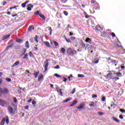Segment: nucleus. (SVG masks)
Wrapping results in <instances>:
<instances>
[{
    "instance_id": "f257e3e1",
    "label": "nucleus",
    "mask_w": 125,
    "mask_h": 125,
    "mask_svg": "<svg viewBox=\"0 0 125 125\" xmlns=\"http://www.w3.org/2000/svg\"><path fill=\"white\" fill-rule=\"evenodd\" d=\"M107 72L106 79L108 80H114L115 79V76H116V72L113 70H108Z\"/></svg>"
},
{
    "instance_id": "f03ea898",
    "label": "nucleus",
    "mask_w": 125,
    "mask_h": 125,
    "mask_svg": "<svg viewBox=\"0 0 125 125\" xmlns=\"http://www.w3.org/2000/svg\"><path fill=\"white\" fill-rule=\"evenodd\" d=\"M66 53L69 56H74V55L77 54V51L71 48H68L66 50Z\"/></svg>"
},
{
    "instance_id": "7ed1b4c3",
    "label": "nucleus",
    "mask_w": 125,
    "mask_h": 125,
    "mask_svg": "<svg viewBox=\"0 0 125 125\" xmlns=\"http://www.w3.org/2000/svg\"><path fill=\"white\" fill-rule=\"evenodd\" d=\"M6 125H9V118H8V116H6L5 118H3L1 122H0V125H4V123H5Z\"/></svg>"
},
{
    "instance_id": "20e7f679",
    "label": "nucleus",
    "mask_w": 125,
    "mask_h": 125,
    "mask_svg": "<svg viewBox=\"0 0 125 125\" xmlns=\"http://www.w3.org/2000/svg\"><path fill=\"white\" fill-rule=\"evenodd\" d=\"M49 64V62H48V60L46 59V61L44 62V64L43 65V67L44 68V73H45V72L47 71V67H48Z\"/></svg>"
},
{
    "instance_id": "39448f33",
    "label": "nucleus",
    "mask_w": 125,
    "mask_h": 125,
    "mask_svg": "<svg viewBox=\"0 0 125 125\" xmlns=\"http://www.w3.org/2000/svg\"><path fill=\"white\" fill-rule=\"evenodd\" d=\"M93 9H95V10H98L100 9V6L99 5V4L98 3H95L94 5V8Z\"/></svg>"
},
{
    "instance_id": "423d86ee",
    "label": "nucleus",
    "mask_w": 125,
    "mask_h": 125,
    "mask_svg": "<svg viewBox=\"0 0 125 125\" xmlns=\"http://www.w3.org/2000/svg\"><path fill=\"white\" fill-rule=\"evenodd\" d=\"M6 102L2 99H0V105L2 107H4V105H6Z\"/></svg>"
},
{
    "instance_id": "0eeeda50",
    "label": "nucleus",
    "mask_w": 125,
    "mask_h": 125,
    "mask_svg": "<svg viewBox=\"0 0 125 125\" xmlns=\"http://www.w3.org/2000/svg\"><path fill=\"white\" fill-rule=\"evenodd\" d=\"M9 92V90L7 88L2 89V94H7Z\"/></svg>"
},
{
    "instance_id": "6e6552de",
    "label": "nucleus",
    "mask_w": 125,
    "mask_h": 125,
    "mask_svg": "<svg viewBox=\"0 0 125 125\" xmlns=\"http://www.w3.org/2000/svg\"><path fill=\"white\" fill-rule=\"evenodd\" d=\"M84 106H85V103H82L79 106L77 107V109L78 110H81V109H83L84 108Z\"/></svg>"
},
{
    "instance_id": "1a4fd4ad",
    "label": "nucleus",
    "mask_w": 125,
    "mask_h": 125,
    "mask_svg": "<svg viewBox=\"0 0 125 125\" xmlns=\"http://www.w3.org/2000/svg\"><path fill=\"white\" fill-rule=\"evenodd\" d=\"M8 111L10 114H13V108L11 106L8 107Z\"/></svg>"
},
{
    "instance_id": "9d476101",
    "label": "nucleus",
    "mask_w": 125,
    "mask_h": 125,
    "mask_svg": "<svg viewBox=\"0 0 125 125\" xmlns=\"http://www.w3.org/2000/svg\"><path fill=\"white\" fill-rule=\"evenodd\" d=\"M11 34L6 35L2 37V41H4L10 37Z\"/></svg>"
},
{
    "instance_id": "9b49d317",
    "label": "nucleus",
    "mask_w": 125,
    "mask_h": 125,
    "mask_svg": "<svg viewBox=\"0 0 125 125\" xmlns=\"http://www.w3.org/2000/svg\"><path fill=\"white\" fill-rule=\"evenodd\" d=\"M29 2H30V1L27 0V1H26L24 3H22L21 4V7H22L23 8H25V7H26V4H27V3H29Z\"/></svg>"
},
{
    "instance_id": "f8f14e48",
    "label": "nucleus",
    "mask_w": 125,
    "mask_h": 125,
    "mask_svg": "<svg viewBox=\"0 0 125 125\" xmlns=\"http://www.w3.org/2000/svg\"><path fill=\"white\" fill-rule=\"evenodd\" d=\"M13 45H14V43H12L10 45H9V46H8L5 49V51H7V50H8V49H9V48H12V47L13 46Z\"/></svg>"
},
{
    "instance_id": "ddd939ff",
    "label": "nucleus",
    "mask_w": 125,
    "mask_h": 125,
    "mask_svg": "<svg viewBox=\"0 0 125 125\" xmlns=\"http://www.w3.org/2000/svg\"><path fill=\"white\" fill-rule=\"evenodd\" d=\"M33 27H34L33 25L30 26L28 29V32H32L33 30H35V28Z\"/></svg>"
},
{
    "instance_id": "4468645a",
    "label": "nucleus",
    "mask_w": 125,
    "mask_h": 125,
    "mask_svg": "<svg viewBox=\"0 0 125 125\" xmlns=\"http://www.w3.org/2000/svg\"><path fill=\"white\" fill-rule=\"evenodd\" d=\"M77 103H78V101H77L76 100L74 101L72 103V104H71L69 106L70 107H73L74 106H75Z\"/></svg>"
},
{
    "instance_id": "2eb2a0df",
    "label": "nucleus",
    "mask_w": 125,
    "mask_h": 125,
    "mask_svg": "<svg viewBox=\"0 0 125 125\" xmlns=\"http://www.w3.org/2000/svg\"><path fill=\"white\" fill-rule=\"evenodd\" d=\"M20 64L19 61L16 62L13 65H12V67H15V66H18Z\"/></svg>"
},
{
    "instance_id": "dca6fc26",
    "label": "nucleus",
    "mask_w": 125,
    "mask_h": 125,
    "mask_svg": "<svg viewBox=\"0 0 125 125\" xmlns=\"http://www.w3.org/2000/svg\"><path fill=\"white\" fill-rule=\"evenodd\" d=\"M84 13V15L85 16V18H86V19H88V18H89L90 17V16L88 15V14H87V13H86V12H85V11L83 12Z\"/></svg>"
},
{
    "instance_id": "f3484780",
    "label": "nucleus",
    "mask_w": 125,
    "mask_h": 125,
    "mask_svg": "<svg viewBox=\"0 0 125 125\" xmlns=\"http://www.w3.org/2000/svg\"><path fill=\"white\" fill-rule=\"evenodd\" d=\"M95 30L96 32H99V31L101 30V27H100V26H97L96 27Z\"/></svg>"
},
{
    "instance_id": "a211bd4d",
    "label": "nucleus",
    "mask_w": 125,
    "mask_h": 125,
    "mask_svg": "<svg viewBox=\"0 0 125 125\" xmlns=\"http://www.w3.org/2000/svg\"><path fill=\"white\" fill-rule=\"evenodd\" d=\"M34 74L35 79H37L39 75H40V71L36 72Z\"/></svg>"
},
{
    "instance_id": "6ab92c4d",
    "label": "nucleus",
    "mask_w": 125,
    "mask_h": 125,
    "mask_svg": "<svg viewBox=\"0 0 125 125\" xmlns=\"http://www.w3.org/2000/svg\"><path fill=\"white\" fill-rule=\"evenodd\" d=\"M115 75H116L117 77H123V74H122V73L121 72H117V73L115 72Z\"/></svg>"
},
{
    "instance_id": "aec40b11",
    "label": "nucleus",
    "mask_w": 125,
    "mask_h": 125,
    "mask_svg": "<svg viewBox=\"0 0 125 125\" xmlns=\"http://www.w3.org/2000/svg\"><path fill=\"white\" fill-rule=\"evenodd\" d=\"M44 43L47 46V47H50V44H49V42L46 41L44 42Z\"/></svg>"
},
{
    "instance_id": "412c9836",
    "label": "nucleus",
    "mask_w": 125,
    "mask_h": 125,
    "mask_svg": "<svg viewBox=\"0 0 125 125\" xmlns=\"http://www.w3.org/2000/svg\"><path fill=\"white\" fill-rule=\"evenodd\" d=\"M16 42H19V43H21L23 42V40L22 39H17Z\"/></svg>"
},
{
    "instance_id": "4be33fe9",
    "label": "nucleus",
    "mask_w": 125,
    "mask_h": 125,
    "mask_svg": "<svg viewBox=\"0 0 125 125\" xmlns=\"http://www.w3.org/2000/svg\"><path fill=\"white\" fill-rule=\"evenodd\" d=\"M112 120L114 121V122H116V123H120V120L119 119H117V118H115L114 117H112Z\"/></svg>"
},
{
    "instance_id": "5701e85b",
    "label": "nucleus",
    "mask_w": 125,
    "mask_h": 125,
    "mask_svg": "<svg viewBox=\"0 0 125 125\" xmlns=\"http://www.w3.org/2000/svg\"><path fill=\"white\" fill-rule=\"evenodd\" d=\"M39 16L41 17V18H42L43 20H45V17H44V15H42V14L40 13L39 14Z\"/></svg>"
},
{
    "instance_id": "b1692460",
    "label": "nucleus",
    "mask_w": 125,
    "mask_h": 125,
    "mask_svg": "<svg viewBox=\"0 0 125 125\" xmlns=\"http://www.w3.org/2000/svg\"><path fill=\"white\" fill-rule=\"evenodd\" d=\"M42 79H43V75L42 74H41V76L38 77L39 82L41 81V80H42Z\"/></svg>"
},
{
    "instance_id": "393cba45",
    "label": "nucleus",
    "mask_w": 125,
    "mask_h": 125,
    "mask_svg": "<svg viewBox=\"0 0 125 125\" xmlns=\"http://www.w3.org/2000/svg\"><path fill=\"white\" fill-rule=\"evenodd\" d=\"M25 46L26 47V48H29V47H30V45H29V42L26 41L25 42Z\"/></svg>"
},
{
    "instance_id": "a878e982",
    "label": "nucleus",
    "mask_w": 125,
    "mask_h": 125,
    "mask_svg": "<svg viewBox=\"0 0 125 125\" xmlns=\"http://www.w3.org/2000/svg\"><path fill=\"white\" fill-rule=\"evenodd\" d=\"M89 106H90V107H95L94 102H91L90 104H89Z\"/></svg>"
},
{
    "instance_id": "bb28decb",
    "label": "nucleus",
    "mask_w": 125,
    "mask_h": 125,
    "mask_svg": "<svg viewBox=\"0 0 125 125\" xmlns=\"http://www.w3.org/2000/svg\"><path fill=\"white\" fill-rule=\"evenodd\" d=\"M81 46H82L83 48H84V47H85V43H84V42L82 41L81 43Z\"/></svg>"
},
{
    "instance_id": "cd10ccee",
    "label": "nucleus",
    "mask_w": 125,
    "mask_h": 125,
    "mask_svg": "<svg viewBox=\"0 0 125 125\" xmlns=\"http://www.w3.org/2000/svg\"><path fill=\"white\" fill-rule=\"evenodd\" d=\"M71 100H72V98H68L67 99H66L65 101H63V102L67 103V102H69V101H71Z\"/></svg>"
},
{
    "instance_id": "c85d7f7f",
    "label": "nucleus",
    "mask_w": 125,
    "mask_h": 125,
    "mask_svg": "<svg viewBox=\"0 0 125 125\" xmlns=\"http://www.w3.org/2000/svg\"><path fill=\"white\" fill-rule=\"evenodd\" d=\"M66 52V50L64 48H62L61 50V52L63 54H65V52Z\"/></svg>"
},
{
    "instance_id": "c756f323",
    "label": "nucleus",
    "mask_w": 125,
    "mask_h": 125,
    "mask_svg": "<svg viewBox=\"0 0 125 125\" xmlns=\"http://www.w3.org/2000/svg\"><path fill=\"white\" fill-rule=\"evenodd\" d=\"M53 43L54 44V45L57 47V46H59V44L58 43V42L56 41H54L53 42Z\"/></svg>"
},
{
    "instance_id": "7c9ffc66",
    "label": "nucleus",
    "mask_w": 125,
    "mask_h": 125,
    "mask_svg": "<svg viewBox=\"0 0 125 125\" xmlns=\"http://www.w3.org/2000/svg\"><path fill=\"white\" fill-rule=\"evenodd\" d=\"M85 42H91V39H90V38H88L85 40Z\"/></svg>"
},
{
    "instance_id": "2f4dec72",
    "label": "nucleus",
    "mask_w": 125,
    "mask_h": 125,
    "mask_svg": "<svg viewBox=\"0 0 125 125\" xmlns=\"http://www.w3.org/2000/svg\"><path fill=\"white\" fill-rule=\"evenodd\" d=\"M38 38H39V36L38 35H36L35 37L34 38V40L36 42H39V40H38Z\"/></svg>"
},
{
    "instance_id": "473e14b6",
    "label": "nucleus",
    "mask_w": 125,
    "mask_h": 125,
    "mask_svg": "<svg viewBox=\"0 0 125 125\" xmlns=\"http://www.w3.org/2000/svg\"><path fill=\"white\" fill-rule=\"evenodd\" d=\"M23 59H28V54L26 53L24 55V57H22Z\"/></svg>"
},
{
    "instance_id": "72a5a7b5",
    "label": "nucleus",
    "mask_w": 125,
    "mask_h": 125,
    "mask_svg": "<svg viewBox=\"0 0 125 125\" xmlns=\"http://www.w3.org/2000/svg\"><path fill=\"white\" fill-rule=\"evenodd\" d=\"M17 99L16 98V97H14L13 98V102H14V103H17Z\"/></svg>"
},
{
    "instance_id": "f704fd0d",
    "label": "nucleus",
    "mask_w": 125,
    "mask_h": 125,
    "mask_svg": "<svg viewBox=\"0 0 125 125\" xmlns=\"http://www.w3.org/2000/svg\"><path fill=\"white\" fill-rule=\"evenodd\" d=\"M75 92H76V88H74L73 89V90H72V91L71 92V94H74V93H75Z\"/></svg>"
},
{
    "instance_id": "c9c22d12",
    "label": "nucleus",
    "mask_w": 125,
    "mask_h": 125,
    "mask_svg": "<svg viewBox=\"0 0 125 125\" xmlns=\"http://www.w3.org/2000/svg\"><path fill=\"white\" fill-rule=\"evenodd\" d=\"M59 93L61 96H63V93H62V89L59 90Z\"/></svg>"
},
{
    "instance_id": "e433bc0d",
    "label": "nucleus",
    "mask_w": 125,
    "mask_h": 125,
    "mask_svg": "<svg viewBox=\"0 0 125 125\" xmlns=\"http://www.w3.org/2000/svg\"><path fill=\"white\" fill-rule=\"evenodd\" d=\"M54 76H55V77H56L57 78H61V76L59 75L57 73L55 74Z\"/></svg>"
},
{
    "instance_id": "4c0bfd02",
    "label": "nucleus",
    "mask_w": 125,
    "mask_h": 125,
    "mask_svg": "<svg viewBox=\"0 0 125 125\" xmlns=\"http://www.w3.org/2000/svg\"><path fill=\"white\" fill-rule=\"evenodd\" d=\"M27 6L28 7H31V8H33L34 7V5H32V4L30 3L27 5Z\"/></svg>"
},
{
    "instance_id": "58836bf2",
    "label": "nucleus",
    "mask_w": 125,
    "mask_h": 125,
    "mask_svg": "<svg viewBox=\"0 0 125 125\" xmlns=\"http://www.w3.org/2000/svg\"><path fill=\"white\" fill-rule=\"evenodd\" d=\"M49 31L50 32V35H52V29L51 28V27H49Z\"/></svg>"
},
{
    "instance_id": "ea45409f",
    "label": "nucleus",
    "mask_w": 125,
    "mask_h": 125,
    "mask_svg": "<svg viewBox=\"0 0 125 125\" xmlns=\"http://www.w3.org/2000/svg\"><path fill=\"white\" fill-rule=\"evenodd\" d=\"M65 41H66L67 42H71V40L70 39H67V38L64 37Z\"/></svg>"
},
{
    "instance_id": "a19ab883",
    "label": "nucleus",
    "mask_w": 125,
    "mask_h": 125,
    "mask_svg": "<svg viewBox=\"0 0 125 125\" xmlns=\"http://www.w3.org/2000/svg\"><path fill=\"white\" fill-rule=\"evenodd\" d=\"M92 98H97V95L96 94H92Z\"/></svg>"
},
{
    "instance_id": "79ce46f5",
    "label": "nucleus",
    "mask_w": 125,
    "mask_h": 125,
    "mask_svg": "<svg viewBox=\"0 0 125 125\" xmlns=\"http://www.w3.org/2000/svg\"><path fill=\"white\" fill-rule=\"evenodd\" d=\"M63 14H64V15H65V16H68V12H67V11H63Z\"/></svg>"
},
{
    "instance_id": "37998d69",
    "label": "nucleus",
    "mask_w": 125,
    "mask_h": 125,
    "mask_svg": "<svg viewBox=\"0 0 125 125\" xmlns=\"http://www.w3.org/2000/svg\"><path fill=\"white\" fill-rule=\"evenodd\" d=\"M119 111L120 112H121V113H124V114H125V109H119Z\"/></svg>"
},
{
    "instance_id": "c03bdc74",
    "label": "nucleus",
    "mask_w": 125,
    "mask_h": 125,
    "mask_svg": "<svg viewBox=\"0 0 125 125\" xmlns=\"http://www.w3.org/2000/svg\"><path fill=\"white\" fill-rule=\"evenodd\" d=\"M6 81L9 83V82H11V79H10L9 78H6Z\"/></svg>"
},
{
    "instance_id": "a18cd8bd",
    "label": "nucleus",
    "mask_w": 125,
    "mask_h": 125,
    "mask_svg": "<svg viewBox=\"0 0 125 125\" xmlns=\"http://www.w3.org/2000/svg\"><path fill=\"white\" fill-rule=\"evenodd\" d=\"M32 104L34 105V107L36 106V104H37V102L36 101L32 102Z\"/></svg>"
},
{
    "instance_id": "49530a36",
    "label": "nucleus",
    "mask_w": 125,
    "mask_h": 125,
    "mask_svg": "<svg viewBox=\"0 0 125 125\" xmlns=\"http://www.w3.org/2000/svg\"><path fill=\"white\" fill-rule=\"evenodd\" d=\"M34 14H35V15H40V14H41V13H40L39 11H37L34 13Z\"/></svg>"
},
{
    "instance_id": "de8ad7c7",
    "label": "nucleus",
    "mask_w": 125,
    "mask_h": 125,
    "mask_svg": "<svg viewBox=\"0 0 125 125\" xmlns=\"http://www.w3.org/2000/svg\"><path fill=\"white\" fill-rule=\"evenodd\" d=\"M27 74H30V75H31V73H30V71L28 70H25V75H27Z\"/></svg>"
},
{
    "instance_id": "09e8293b",
    "label": "nucleus",
    "mask_w": 125,
    "mask_h": 125,
    "mask_svg": "<svg viewBox=\"0 0 125 125\" xmlns=\"http://www.w3.org/2000/svg\"><path fill=\"white\" fill-rule=\"evenodd\" d=\"M29 55L30 57H33V53L32 52V51H30L29 52Z\"/></svg>"
},
{
    "instance_id": "8fccbe9b",
    "label": "nucleus",
    "mask_w": 125,
    "mask_h": 125,
    "mask_svg": "<svg viewBox=\"0 0 125 125\" xmlns=\"http://www.w3.org/2000/svg\"><path fill=\"white\" fill-rule=\"evenodd\" d=\"M111 35L112 38H115V37H116V34H115L114 33V32L111 33Z\"/></svg>"
},
{
    "instance_id": "3c124183",
    "label": "nucleus",
    "mask_w": 125,
    "mask_h": 125,
    "mask_svg": "<svg viewBox=\"0 0 125 125\" xmlns=\"http://www.w3.org/2000/svg\"><path fill=\"white\" fill-rule=\"evenodd\" d=\"M63 82H64V83H66L67 82V80H68L67 78L63 77Z\"/></svg>"
},
{
    "instance_id": "603ef678",
    "label": "nucleus",
    "mask_w": 125,
    "mask_h": 125,
    "mask_svg": "<svg viewBox=\"0 0 125 125\" xmlns=\"http://www.w3.org/2000/svg\"><path fill=\"white\" fill-rule=\"evenodd\" d=\"M98 115H99L100 116H102V115H104V113H103L102 112H98Z\"/></svg>"
},
{
    "instance_id": "864d4df0",
    "label": "nucleus",
    "mask_w": 125,
    "mask_h": 125,
    "mask_svg": "<svg viewBox=\"0 0 125 125\" xmlns=\"http://www.w3.org/2000/svg\"><path fill=\"white\" fill-rule=\"evenodd\" d=\"M78 78H83L84 76L83 75L78 74Z\"/></svg>"
},
{
    "instance_id": "5fc2aeb1",
    "label": "nucleus",
    "mask_w": 125,
    "mask_h": 125,
    "mask_svg": "<svg viewBox=\"0 0 125 125\" xmlns=\"http://www.w3.org/2000/svg\"><path fill=\"white\" fill-rule=\"evenodd\" d=\"M17 7H19V5H16L14 7H12L13 9H16V10H17Z\"/></svg>"
},
{
    "instance_id": "6e6d98bb",
    "label": "nucleus",
    "mask_w": 125,
    "mask_h": 125,
    "mask_svg": "<svg viewBox=\"0 0 125 125\" xmlns=\"http://www.w3.org/2000/svg\"><path fill=\"white\" fill-rule=\"evenodd\" d=\"M102 100L103 102L105 101V100H106V98L104 96L102 97Z\"/></svg>"
},
{
    "instance_id": "4d7b16f0",
    "label": "nucleus",
    "mask_w": 125,
    "mask_h": 125,
    "mask_svg": "<svg viewBox=\"0 0 125 125\" xmlns=\"http://www.w3.org/2000/svg\"><path fill=\"white\" fill-rule=\"evenodd\" d=\"M23 50L24 52L22 53V55H24V54H25L26 53V51H27V49L23 48Z\"/></svg>"
},
{
    "instance_id": "13d9d810",
    "label": "nucleus",
    "mask_w": 125,
    "mask_h": 125,
    "mask_svg": "<svg viewBox=\"0 0 125 125\" xmlns=\"http://www.w3.org/2000/svg\"><path fill=\"white\" fill-rule=\"evenodd\" d=\"M27 10H28V11H31V10H32V8L30 7H28L27 8Z\"/></svg>"
},
{
    "instance_id": "bf43d9fd",
    "label": "nucleus",
    "mask_w": 125,
    "mask_h": 125,
    "mask_svg": "<svg viewBox=\"0 0 125 125\" xmlns=\"http://www.w3.org/2000/svg\"><path fill=\"white\" fill-rule=\"evenodd\" d=\"M54 69H60V66H59L58 65H57L55 67Z\"/></svg>"
},
{
    "instance_id": "052dcab7",
    "label": "nucleus",
    "mask_w": 125,
    "mask_h": 125,
    "mask_svg": "<svg viewBox=\"0 0 125 125\" xmlns=\"http://www.w3.org/2000/svg\"><path fill=\"white\" fill-rule=\"evenodd\" d=\"M119 118L121 119V120H123L124 119V116H123V115H120L119 116Z\"/></svg>"
},
{
    "instance_id": "680f3d73",
    "label": "nucleus",
    "mask_w": 125,
    "mask_h": 125,
    "mask_svg": "<svg viewBox=\"0 0 125 125\" xmlns=\"http://www.w3.org/2000/svg\"><path fill=\"white\" fill-rule=\"evenodd\" d=\"M20 48H21V46L18 45L16 46V49H20Z\"/></svg>"
},
{
    "instance_id": "e2e57ef3",
    "label": "nucleus",
    "mask_w": 125,
    "mask_h": 125,
    "mask_svg": "<svg viewBox=\"0 0 125 125\" xmlns=\"http://www.w3.org/2000/svg\"><path fill=\"white\" fill-rule=\"evenodd\" d=\"M24 109H25V110H28V109H29V105H26L24 106Z\"/></svg>"
},
{
    "instance_id": "0e129e2a",
    "label": "nucleus",
    "mask_w": 125,
    "mask_h": 125,
    "mask_svg": "<svg viewBox=\"0 0 125 125\" xmlns=\"http://www.w3.org/2000/svg\"><path fill=\"white\" fill-rule=\"evenodd\" d=\"M2 95V88L0 87V96Z\"/></svg>"
},
{
    "instance_id": "69168bd1",
    "label": "nucleus",
    "mask_w": 125,
    "mask_h": 125,
    "mask_svg": "<svg viewBox=\"0 0 125 125\" xmlns=\"http://www.w3.org/2000/svg\"><path fill=\"white\" fill-rule=\"evenodd\" d=\"M56 89L57 92H59V90H60V88H59V87H57L56 88Z\"/></svg>"
},
{
    "instance_id": "338daca9",
    "label": "nucleus",
    "mask_w": 125,
    "mask_h": 125,
    "mask_svg": "<svg viewBox=\"0 0 125 125\" xmlns=\"http://www.w3.org/2000/svg\"><path fill=\"white\" fill-rule=\"evenodd\" d=\"M6 3H7V2L6 1H3L2 4H3V6H4V5H5V4H6Z\"/></svg>"
},
{
    "instance_id": "774afa93",
    "label": "nucleus",
    "mask_w": 125,
    "mask_h": 125,
    "mask_svg": "<svg viewBox=\"0 0 125 125\" xmlns=\"http://www.w3.org/2000/svg\"><path fill=\"white\" fill-rule=\"evenodd\" d=\"M95 2V0H91V3L93 4Z\"/></svg>"
}]
</instances>
